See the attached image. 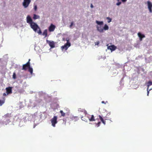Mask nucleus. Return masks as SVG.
<instances>
[{"mask_svg":"<svg viewBox=\"0 0 152 152\" xmlns=\"http://www.w3.org/2000/svg\"><path fill=\"white\" fill-rule=\"evenodd\" d=\"M38 29H39V30L37 32V33L39 34H42V31L40 29V28L39 27Z\"/></svg>","mask_w":152,"mask_h":152,"instance_id":"c756f323","label":"nucleus"},{"mask_svg":"<svg viewBox=\"0 0 152 152\" xmlns=\"http://www.w3.org/2000/svg\"><path fill=\"white\" fill-rule=\"evenodd\" d=\"M6 90L7 94H10L12 93V87H8L6 88Z\"/></svg>","mask_w":152,"mask_h":152,"instance_id":"0eeeda50","label":"nucleus"},{"mask_svg":"<svg viewBox=\"0 0 152 152\" xmlns=\"http://www.w3.org/2000/svg\"><path fill=\"white\" fill-rule=\"evenodd\" d=\"M60 112L61 114V115L62 116L64 117L65 116V114L62 110H60Z\"/></svg>","mask_w":152,"mask_h":152,"instance_id":"393cba45","label":"nucleus"},{"mask_svg":"<svg viewBox=\"0 0 152 152\" xmlns=\"http://www.w3.org/2000/svg\"><path fill=\"white\" fill-rule=\"evenodd\" d=\"M102 103H103V104H106V103H105V102H104V101H102Z\"/></svg>","mask_w":152,"mask_h":152,"instance_id":"4c0bfd02","label":"nucleus"},{"mask_svg":"<svg viewBox=\"0 0 152 152\" xmlns=\"http://www.w3.org/2000/svg\"><path fill=\"white\" fill-rule=\"evenodd\" d=\"M103 28V30H107L109 29V27L107 24H105Z\"/></svg>","mask_w":152,"mask_h":152,"instance_id":"5701e85b","label":"nucleus"},{"mask_svg":"<svg viewBox=\"0 0 152 152\" xmlns=\"http://www.w3.org/2000/svg\"><path fill=\"white\" fill-rule=\"evenodd\" d=\"M97 30L100 33H103L104 32L103 28L101 26H96Z\"/></svg>","mask_w":152,"mask_h":152,"instance_id":"f8f14e48","label":"nucleus"},{"mask_svg":"<svg viewBox=\"0 0 152 152\" xmlns=\"http://www.w3.org/2000/svg\"><path fill=\"white\" fill-rule=\"evenodd\" d=\"M8 94H7V93H6H6H4L3 94V96H7V95H8Z\"/></svg>","mask_w":152,"mask_h":152,"instance_id":"f704fd0d","label":"nucleus"},{"mask_svg":"<svg viewBox=\"0 0 152 152\" xmlns=\"http://www.w3.org/2000/svg\"><path fill=\"white\" fill-rule=\"evenodd\" d=\"M78 111L79 112H82L83 113L85 114V115L87 113L86 111V110H85L83 109H82L81 108H79L78 109Z\"/></svg>","mask_w":152,"mask_h":152,"instance_id":"dca6fc26","label":"nucleus"},{"mask_svg":"<svg viewBox=\"0 0 152 152\" xmlns=\"http://www.w3.org/2000/svg\"><path fill=\"white\" fill-rule=\"evenodd\" d=\"M28 69V71L31 74L33 73V69L32 68L30 67V66L29 67Z\"/></svg>","mask_w":152,"mask_h":152,"instance_id":"b1692460","label":"nucleus"},{"mask_svg":"<svg viewBox=\"0 0 152 152\" xmlns=\"http://www.w3.org/2000/svg\"><path fill=\"white\" fill-rule=\"evenodd\" d=\"M147 3L149 10L150 12H152V3L149 1H148Z\"/></svg>","mask_w":152,"mask_h":152,"instance_id":"1a4fd4ad","label":"nucleus"},{"mask_svg":"<svg viewBox=\"0 0 152 152\" xmlns=\"http://www.w3.org/2000/svg\"><path fill=\"white\" fill-rule=\"evenodd\" d=\"M42 35L45 36V37H46L47 36V29L43 31Z\"/></svg>","mask_w":152,"mask_h":152,"instance_id":"6ab92c4d","label":"nucleus"},{"mask_svg":"<svg viewBox=\"0 0 152 152\" xmlns=\"http://www.w3.org/2000/svg\"><path fill=\"white\" fill-rule=\"evenodd\" d=\"M12 78L14 79H16V75L15 72H14L13 73V75H12Z\"/></svg>","mask_w":152,"mask_h":152,"instance_id":"bb28decb","label":"nucleus"},{"mask_svg":"<svg viewBox=\"0 0 152 152\" xmlns=\"http://www.w3.org/2000/svg\"><path fill=\"white\" fill-rule=\"evenodd\" d=\"M70 119L72 121L75 122L77 121L79 119V118L77 116H72L70 118Z\"/></svg>","mask_w":152,"mask_h":152,"instance_id":"4468645a","label":"nucleus"},{"mask_svg":"<svg viewBox=\"0 0 152 152\" xmlns=\"http://www.w3.org/2000/svg\"><path fill=\"white\" fill-rule=\"evenodd\" d=\"M4 117L6 118L10 117H11V114L7 113L4 115Z\"/></svg>","mask_w":152,"mask_h":152,"instance_id":"a878e982","label":"nucleus"},{"mask_svg":"<svg viewBox=\"0 0 152 152\" xmlns=\"http://www.w3.org/2000/svg\"><path fill=\"white\" fill-rule=\"evenodd\" d=\"M127 0H122V1L123 2H126V1Z\"/></svg>","mask_w":152,"mask_h":152,"instance_id":"58836bf2","label":"nucleus"},{"mask_svg":"<svg viewBox=\"0 0 152 152\" xmlns=\"http://www.w3.org/2000/svg\"><path fill=\"white\" fill-rule=\"evenodd\" d=\"M147 95L148 96L149 95V91H150V90H149V89H148V88H147Z\"/></svg>","mask_w":152,"mask_h":152,"instance_id":"7c9ffc66","label":"nucleus"},{"mask_svg":"<svg viewBox=\"0 0 152 152\" xmlns=\"http://www.w3.org/2000/svg\"><path fill=\"white\" fill-rule=\"evenodd\" d=\"M108 45L107 46V49H109L111 50V52L114 51L117 48L114 45H112L108 46Z\"/></svg>","mask_w":152,"mask_h":152,"instance_id":"6e6552de","label":"nucleus"},{"mask_svg":"<svg viewBox=\"0 0 152 152\" xmlns=\"http://www.w3.org/2000/svg\"><path fill=\"white\" fill-rule=\"evenodd\" d=\"M5 99L4 97L3 98L2 100H0V106H1L4 104L5 102Z\"/></svg>","mask_w":152,"mask_h":152,"instance_id":"a211bd4d","label":"nucleus"},{"mask_svg":"<svg viewBox=\"0 0 152 152\" xmlns=\"http://www.w3.org/2000/svg\"><path fill=\"white\" fill-rule=\"evenodd\" d=\"M100 124H101L100 122H99L97 123H96V124L97 127H98L100 126Z\"/></svg>","mask_w":152,"mask_h":152,"instance_id":"c85d7f7f","label":"nucleus"},{"mask_svg":"<svg viewBox=\"0 0 152 152\" xmlns=\"http://www.w3.org/2000/svg\"><path fill=\"white\" fill-rule=\"evenodd\" d=\"M91 8H92L93 7V4H91Z\"/></svg>","mask_w":152,"mask_h":152,"instance_id":"e433bc0d","label":"nucleus"},{"mask_svg":"<svg viewBox=\"0 0 152 152\" xmlns=\"http://www.w3.org/2000/svg\"><path fill=\"white\" fill-rule=\"evenodd\" d=\"M73 22H72L71 23V25L69 26V27L71 28V27H72V25H73Z\"/></svg>","mask_w":152,"mask_h":152,"instance_id":"473e14b6","label":"nucleus"},{"mask_svg":"<svg viewBox=\"0 0 152 152\" xmlns=\"http://www.w3.org/2000/svg\"><path fill=\"white\" fill-rule=\"evenodd\" d=\"M57 117L56 116H54L50 120V121L52 124V125L54 127L56 126V124L57 122Z\"/></svg>","mask_w":152,"mask_h":152,"instance_id":"f03ea898","label":"nucleus"},{"mask_svg":"<svg viewBox=\"0 0 152 152\" xmlns=\"http://www.w3.org/2000/svg\"><path fill=\"white\" fill-rule=\"evenodd\" d=\"M26 21L28 23H29L30 24V25L33 23L32 21V19L31 18L30 16L29 15H28L27 17L26 18Z\"/></svg>","mask_w":152,"mask_h":152,"instance_id":"9b49d317","label":"nucleus"},{"mask_svg":"<svg viewBox=\"0 0 152 152\" xmlns=\"http://www.w3.org/2000/svg\"><path fill=\"white\" fill-rule=\"evenodd\" d=\"M99 41L96 42H95V45H98L99 44Z\"/></svg>","mask_w":152,"mask_h":152,"instance_id":"72a5a7b5","label":"nucleus"},{"mask_svg":"<svg viewBox=\"0 0 152 152\" xmlns=\"http://www.w3.org/2000/svg\"><path fill=\"white\" fill-rule=\"evenodd\" d=\"M99 119L101 120V121L104 124V125L106 124V121L105 120L103 119V118L100 115L99 116Z\"/></svg>","mask_w":152,"mask_h":152,"instance_id":"f3484780","label":"nucleus"},{"mask_svg":"<svg viewBox=\"0 0 152 152\" xmlns=\"http://www.w3.org/2000/svg\"><path fill=\"white\" fill-rule=\"evenodd\" d=\"M31 2V0H24L23 3V5L25 8H27L28 7Z\"/></svg>","mask_w":152,"mask_h":152,"instance_id":"20e7f679","label":"nucleus"},{"mask_svg":"<svg viewBox=\"0 0 152 152\" xmlns=\"http://www.w3.org/2000/svg\"><path fill=\"white\" fill-rule=\"evenodd\" d=\"M96 23H97L99 25H102L103 24V22L102 21H99L98 20H96Z\"/></svg>","mask_w":152,"mask_h":152,"instance_id":"412c9836","label":"nucleus"},{"mask_svg":"<svg viewBox=\"0 0 152 152\" xmlns=\"http://www.w3.org/2000/svg\"><path fill=\"white\" fill-rule=\"evenodd\" d=\"M107 19L108 20L107 22L108 23H110L111 21V20H112L109 17H107Z\"/></svg>","mask_w":152,"mask_h":152,"instance_id":"cd10ccee","label":"nucleus"},{"mask_svg":"<svg viewBox=\"0 0 152 152\" xmlns=\"http://www.w3.org/2000/svg\"><path fill=\"white\" fill-rule=\"evenodd\" d=\"M81 118L82 120L84 121L85 122H87L88 121V119L87 118H86V116L84 117L82 116L81 117Z\"/></svg>","mask_w":152,"mask_h":152,"instance_id":"4be33fe9","label":"nucleus"},{"mask_svg":"<svg viewBox=\"0 0 152 152\" xmlns=\"http://www.w3.org/2000/svg\"><path fill=\"white\" fill-rule=\"evenodd\" d=\"M56 28V26L51 24L49 28V31L50 32H52L54 31Z\"/></svg>","mask_w":152,"mask_h":152,"instance_id":"9d476101","label":"nucleus"},{"mask_svg":"<svg viewBox=\"0 0 152 152\" xmlns=\"http://www.w3.org/2000/svg\"><path fill=\"white\" fill-rule=\"evenodd\" d=\"M121 2H119L116 3V5H119L121 4Z\"/></svg>","mask_w":152,"mask_h":152,"instance_id":"c9c22d12","label":"nucleus"},{"mask_svg":"<svg viewBox=\"0 0 152 152\" xmlns=\"http://www.w3.org/2000/svg\"><path fill=\"white\" fill-rule=\"evenodd\" d=\"M30 59H29V60H28V62H30Z\"/></svg>","mask_w":152,"mask_h":152,"instance_id":"ea45409f","label":"nucleus"},{"mask_svg":"<svg viewBox=\"0 0 152 152\" xmlns=\"http://www.w3.org/2000/svg\"><path fill=\"white\" fill-rule=\"evenodd\" d=\"M137 35L140 38V41H142V38L145 37L144 35L142 34L140 32L138 33Z\"/></svg>","mask_w":152,"mask_h":152,"instance_id":"ddd939ff","label":"nucleus"},{"mask_svg":"<svg viewBox=\"0 0 152 152\" xmlns=\"http://www.w3.org/2000/svg\"><path fill=\"white\" fill-rule=\"evenodd\" d=\"M34 9L35 11H36L37 9V5H35L34 6Z\"/></svg>","mask_w":152,"mask_h":152,"instance_id":"2f4dec72","label":"nucleus"},{"mask_svg":"<svg viewBox=\"0 0 152 152\" xmlns=\"http://www.w3.org/2000/svg\"><path fill=\"white\" fill-rule=\"evenodd\" d=\"M30 66V63L28 62L26 64L23 65L22 70H26Z\"/></svg>","mask_w":152,"mask_h":152,"instance_id":"39448f33","label":"nucleus"},{"mask_svg":"<svg viewBox=\"0 0 152 152\" xmlns=\"http://www.w3.org/2000/svg\"><path fill=\"white\" fill-rule=\"evenodd\" d=\"M49 44L51 48H54L55 46V43L53 41H50L48 40L46 41Z\"/></svg>","mask_w":152,"mask_h":152,"instance_id":"423d86ee","label":"nucleus"},{"mask_svg":"<svg viewBox=\"0 0 152 152\" xmlns=\"http://www.w3.org/2000/svg\"><path fill=\"white\" fill-rule=\"evenodd\" d=\"M88 119L90 121H95L94 116L93 115H92L91 117H88Z\"/></svg>","mask_w":152,"mask_h":152,"instance_id":"2eb2a0df","label":"nucleus"},{"mask_svg":"<svg viewBox=\"0 0 152 152\" xmlns=\"http://www.w3.org/2000/svg\"><path fill=\"white\" fill-rule=\"evenodd\" d=\"M67 42L63 46L61 47V49L62 50H66L71 45L70 43L69 42V39H66Z\"/></svg>","mask_w":152,"mask_h":152,"instance_id":"f257e3e1","label":"nucleus"},{"mask_svg":"<svg viewBox=\"0 0 152 152\" xmlns=\"http://www.w3.org/2000/svg\"><path fill=\"white\" fill-rule=\"evenodd\" d=\"M117 0L118 1H119V0Z\"/></svg>","mask_w":152,"mask_h":152,"instance_id":"a19ab883","label":"nucleus"},{"mask_svg":"<svg viewBox=\"0 0 152 152\" xmlns=\"http://www.w3.org/2000/svg\"><path fill=\"white\" fill-rule=\"evenodd\" d=\"M33 18L34 20H36L37 19H39L40 17L39 15H37L36 14H34V16L33 17Z\"/></svg>","mask_w":152,"mask_h":152,"instance_id":"aec40b11","label":"nucleus"},{"mask_svg":"<svg viewBox=\"0 0 152 152\" xmlns=\"http://www.w3.org/2000/svg\"><path fill=\"white\" fill-rule=\"evenodd\" d=\"M30 26L31 28L36 32L37 31V30L39 28L38 25L34 22L31 24Z\"/></svg>","mask_w":152,"mask_h":152,"instance_id":"7ed1b4c3","label":"nucleus"}]
</instances>
